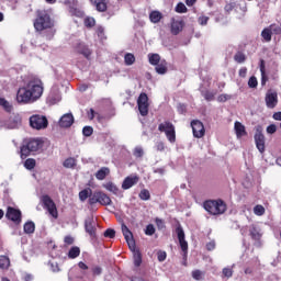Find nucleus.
<instances>
[{
  "label": "nucleus",
  "instance_id": "f257e3e1",
  "mask_svg": "<svg viewBox=\"0 0 281 281\" xmlns=\"http://www.w3.org/2000/svg\"><path fill=\"white\" fill-rule=\"evenodd\" d=\"M44 90L43 81L38 78H33L27 81L25 87L18 90L16 100L22 104L36 102V100H41Z\"/></svg>",
  "mask_w": 281,
  "mask_h": 281
},
{
  "label": "nucleus",
  "instance_id": "f03ea898",
  "mask_svg": "<svg viewBox=\"0 0 281 281\" xmlns=\"http://www.w3.org/2000/svg\"><path fill=\"white\" fill-rule=\"evenodd\" d=\"M121 229L130 249L134 251V265L136 267H142V252H139V250H135V238L133 237V232H131L126 224H122Z\"/></svg>",
  "mask_w": 281,
  "mask_h": 281
},
{
  "label": "nucleus",
  "instance_id": "7ed1b4c3",
  "mask_svg": "<svg viewBox=\"0 0 281 281\" xmlns=\"http://www.w3.org/2000/svg\"><path fill=\"white\" fill-rule=\"evenodd\" d=\"M43 148V139L41 138H29L24 140L21 146V158L26 159L32 153H38Z\"/></svg>",
  "mask_w": 281,
  "mask_h": 281
},
{
  "label": "nucleus",
  "instance_id": "20e7f679",
  "mask_svg": "<svg viewBox=\"0 0 281 281\" xmlns=\"http://www.w3.org/2000/svg\"><path fill=\"white\" fill-rule=\"evenodd\" d=\"M203 206L212 216H218L227 212V204L223 200H209L204 202Z\"/></svg>",
  "mask_w": 281,
  "mask_h": 281
},
{
  "label": "nucleus",
  "instance_id": "39448f33",
  "mask_svg": "<svg viewBox=\"0 0 281 281\" xmlns=\"http://www.w3.org/2000/svg\"><path fill=\"white\" fill-rule=\"evenodd\" d=\"M54 27V22H52V16L47 11H37V18L34 21V29L36 32H43V30H49Z\"/></svg>",
  "mask_w": 281,
  "mask_h": 281
},
{
  "label": "nucleus",
  "instance_id": "423d86ee",
  "mask_svg": "<svg viewBox=\"0 0 281 281\" xmlns=\"http://www.w3.org/2000/svg\"><path fill=\"white\" fill-rule=\"evenodd\" d=\"M30 126L35 131H45L49 126V121L45 115L35 114L30 117Z\"/></svg>",
  "mask_w": 281,
  "mask_h": 281
},
{
  "label": "nucleus",
  "instance_id": "0eeeda50",
  "mask_svg": "<svg viewBox=\"0 0 281 281\" xmlns=\"http://www.w3.org/2000/svg\"><path fill=\"white\" fill-rule=\"evenodd\" d=\"M95 203H99V205H111L113 201H111V198L102 192V191H94L89 199V205H95Z\"/></svg>",
  "mask_w": 281,
  "mask_h": 281
},
{
  "label": "nucleus",
  "instance_id": "6e6552de",
  "mask_svg": "<svg viewBox=\"0 0 281 281\" xmlns=\"http://www.w3.org/2000/svg\"><path fill=\"white\" fill-rule=\"evenodd\" d=\"M42 203L45 209H47L48 214L53 216V218H58V209L56 207V203L52 198L47 194L42 196Z\"/></svg>",
  "mask_w": 281,
  "mask_h": 281
},
{
  "label": "nucleus",
  "instance_id": "1a4fd4ad",
  "mask_svg": "<svg viewBox=\"0 0 281 281\" xmlns=\"http://www.w3.org/2000/svg\"><path fill=\"white\" fill-rule=\"evenodd\" d=\"M137 106L140 115L143 117H146L148 115V108L150 104H148V94L146 92H142L137 99Z\"/></svg>",
  "mask_w": 281,
  "mask_h": 281
},
{
  "label": "nucleus",
  "instance_id": "9d476101",
  "mask_svg": "<svg viewBox=\"0 0 281 281\" xmlns=\"http://www.w3.org/2000/svg\"><path fill=\"white\" fill-rule=\"evenodd\" d=\"M5 217L9 221H12V223H14V225H21V221H22L21 210L14 209L12 206H8Z\"/></svg>",
  "mask_w": 281,
  "mask_h": 281
},
{
  "label": "nucleus",
  "instance_id": "9b49d317",
  "mask_svg": "<svg viewBox=\"0 0 281 281\" xmlns=\"http://www.w3.org/2000/svg\"><path fill=\"white\" fill-rule=\"evenodd\" d=\"M265 102L267 109H276L278 106V91L269 89L266 92Z\"/></svg>",
  "mask_w": 281,
  "mask_h": 281
},
{
  "label": "nucleus",
  "instance_id": "f8f14e48",
  "mask_svg": "<svg viewBox=\"0 0 281 281\" xmlns=\"http://www.w3.org/2000/svg\"><path fill=\"white\" fill-rule=\"evenodd\" d=\"M191 128L193 132V136L198 139H201V137L205 136V126L203 125V122L199 120H193L191 122Z\"/></svg>",
  "mask_w": 281,
  "mask_h": 281
},
{
  "label": "nucleus",
  "instance_id": "ddd939ff",
  "mask_svg": "<svg viewBox=\"0 0 281 281\" xmlns=\"http://www.w3.org/2000/svg\"><path fill=\"white\" fill-rule=\"evenodd\" d=\"M254 138H255L256 148L262 155V153H265L266 146H265V134H262V131L260 128H257Z\"/></svg>",
  "mask_w": 281,
  "mask_h": 281
},
{
  "label": "nucleus",
  "instance_id": "4468645a",
  "mask_svg": "<svg viewBox=\"0 0 281 281\" xmlns=\"http://www.w3.org/2000/svg\"><path fill=\"white\" fill-rule=\"evenodd\" d=\"M176 234L178 236L180 247H181V249L184 254V258H186V254H188V241L186 240V233L183 232V228L181 226H178L176 228Z\"/></svg>",
  "mask_w": 281,
  "mask_h": 281
},
{
  "label": "nucleus",
  "instance_id": "2eb2a0df",
  "mask_svg": "<svg viewBox=\"0 0 281 281\" xmlns=\"http://www.w3.org/2000/svg\"><path fill=\"white\" fill-rule=\"evenodd\" d=\"M139 183V176L134 175V176H128L124 179L122 183V189L123 190H131L133 186H137Z\"/></svg>",
  "mask_w": 281,
  "mask_h": 281
},
{
  "label": "nucleus",
  "instance_id": "dca6fc26",
  "mask_svg": "<svg viewBox=\"0 0 281 281\" xmlns=\"http://www.w3.org/2000/svg\"><path fill=\"white\" fill-rule=\"evenodd\" d=\"M60 128H71L74 126V114L66 113L59 120Z\"/></svg>",
  "mask_w": 281,
  "mask_h": 281
},
{
  "label": "nucleus",
  "instance_id": "f3484780",
  "mask_svg": "<svg viewBox=\"0 0 281 281\" xmlns=\"http://www.w3.org/2000/svg\"><path fill=\"white\" fill-rule=\"evenodd\" d=\"M184 23L181 20H175L171 21L170 32L173 36H178V34H181L183 32Z\"/></svg>",
  "mask_w": 281,
  "mask_h": 281
},
{
  "label": "nucleus",
  "instance_id": "a211bd4d",
  "mask_svg": "<svg viewBox=\"0 0 281 281\" xmlns=\"http://www.w3.org/2000/svg\"><path fill=\"white\" fill-rule=\"evenodd\" d=\"M75 52H77V54H81L85 58H89V56H91V49L85 43H78L75 47Z\"/></svg>",
  "mask_w": 281,
  "mask_h": 281
},
{
  "label": "nucleus",
  "instance_id": "6ab92c4d",
  "mask_svg": "<svg viewBox=\"0 0 281 281\" xmlns=\"http://www.w3.org/2000/svg\"><path fill=\"white\" fill-rule=\"evenodd\" d=\"M90 2L95 7L98 12H106L109 0H90Z\"/></svg>",
  "mask_w": 281,
  "mask_h": 281
},
{
  "label": "nucleus",
  "instance_id": "aec40b11",
  "mask_svg": "<svg viewBox=\"0 0 281 281\" xmlns=\"http://www.w3.org/2000/svg\"><path fill=\"white\" fill-rule=\"evenodd\" d=\"M234 131L237 139H240V137H245L247 135V130L245 128V125H243V123L238 121H236L234 124Z\"/></svg>",
  "mask_w": 281,
  "mask_h": 281
},
{
  "label": "nucleus",
  "instance_id": "412c9836",
  "mask_svg": "<svg viewBox=\"0 0 281 281\" xmlns=\"http://www.w3.org/2000/svg\"><path fill=\"white\" fill-rule=\"evenodd\" d=\"M109 175H111V169H109V167H102L95 172V179H98V181H104Z\"/></svg>",
  "mask_w": 281,
  "mask_h": 281
},
{
  "label": "nucleus",
  "instance_id": "4be33fe9",
  "mask_svg": "<svg viewBox=\"0 0 281 281\" xmlns=\"http://www.w3.org/2000/svg\"><path fill=\"white\" fill-rule=\"evenodd\" d=\"M169 128L170 131L165 132V135L170 144H175V142H177V131L175 126H169Z\"/></svg>",
  "mask_w": 281,
  "mask_h": 281
},
{
  "label": "nucleus",
  "instance_id": "5701e85b",
  "mask_svg": "<svg viewBox=\"0 0 281 281\" xmlns=\"http://www.w3.org/2000/svg\"><path fill=\"white\" fill-rule=\"evenodd\" d=\"M164 19V14L159 11H151L149 13V21L151 23H159Z\"/></svg>",
  "mask_w": 281,
  "mask_h": 281
},
{
  "label": "nucleus",
  "instance_id": "b1692460",
  "mask_svg": "<svg viewBox=\"0 0 281 281\" xmlns=\"http://www.w3.org/2000/svg\"><path fill=\"white\" fill-rule=\"evenodd\" d=\"M85 228L87 234H89V236H91L92 238H95V226H93V222L86 221Z\"/></svg>",
  "mask_w": 281,
  "mask_h": 281
},
{
  "label": "nucleus",
  "instance_id": "393cba45",
  "mask_svg": "<svg viewBox=\"0 0 281 281\" xmlns=\"http://www.w3.org/2000/svg\"><path fill=\"white\" fill-rule=\"evenodd\" d=\"M155 67L156 71L160 75L168 72V63L166 60L159 61Z\"/></svg>",
  "mask_w": 281,
  "mask_h": 281
},
{
  "label": "nucleus",
  "instance_id": "a878e982",
  "mask_svg": "<svg viewBox=\"0 0 281 281\" xmlns=\"http://www.w3.org/2000/svg\"><path fill=\"white\" fill-rule=\"evenodd\" d=\"M77 165H78V161L74 157H69V158L65 159L63 162L64 168H69L72 170H74V168H76Z\"/></svg>",
  "mask_w": 281,
  "mask_h": 281
},
{
  "label": "nucleus",
  "instance_id": "bb28decb",
  "mask_svg": "<svg viewBox=\"0 0 281 281\" xmlns=\"http://www.w3.org/2000/svg\"><path fill=\"white\" fill-rule=\"evenodd\" d=\"M249 232H250V237L252 238V240H260V238H262L260 231H258V227H256L255 225H252L250 227Z\"/></svg>",
  "mask_w": 281,
  "mask_h": 281
},
{
  "label": "nucleus",
  "instance_id": "cd10ccee",
  "mask_svg": "<svg viewBox=\"0 0 281 281\" xmlns=\"http://www.w3.org/2000/svg\"><path fill=\"white\" fill-rule=\"evenodd\" d=\"M170 126H175V124H172L170 121H165L158 125V131L160 133H167V131H170Z\"/></svg>",
  "mask_w": 281,
  "mask_h": 281
},
{
  "label": "nucleus",
  "instance_id": "c85d7f7f",
  "mask_svg": "<svg viewBox=\"0 0 281 281\" xmlns=\"http://www.w3.org/2000/svg\"><path fill=\"white\" fill-rule=\"evenodd\" d=\"M69 13L71 14V16H77L78 19H82V16H85V11L76 7H69Z\"/></svg>",
  "mask_w": 281,
  "mask_h": 281
},
{
  "label": "nucleus",
  "instance_id": "c756f323",
  "mask_svg": "<svg viewBox=\"0 0 281 281\" xmlns=\"http://www.w3.org/2000/svg\"><path fill=\"white\" fill-rule=\"evenodd\" d=\"M92 194L91 189H83L79 192V199L80 201H87L88 199H91Z\"/></svg>",
  "mask_w": 281,
  "mask_h": 281
},
{
  "label": "nucleus",
  "instance_id": "7c9ffc66",
  "mask_svg": "<svg viewBox=\"0 0 281 281\" xmlns=\"http://www.w3.org/2000/svg\"><path fill=\"white\" fill-rule=\"evenodd\" d=\"M78 256H80V248L78 246L71 247L68 251V258H70V260H74L75 258H78Z\"/></svg>",
  "mask_w": 281,
  "mask_h": 281
},
{
  "label": "nucleus",
  "instance_id": "2f4dec72",
  "mask_svg": "<svg viewBox=\"0 0 281 281\" xmlns=\"http://www.w3.org/2000/svg\"><path fill=\"white\" fill-rule=\"evenodd\" d=\"M35 229H36V225L34 224V222H26L24 224L25 234H34Z\"/></svg>",
  "mask_w": 281,
  "mask_h": 281
},
{
  "label": "nucleus",
  "instance_id": "473e14b6",
  "mask_svg": "<svg viewBox=\"0 0 281 281\" xmlns=\"http://www.w3.org/2000/svg\"><path fill=\"white\" fill-rule=\"evenodd\" d=\"M103 188H105V190H108L109 192H112V194H117V192L120 191L117 186H115V183L113 182H108L103 184Z\"/></svg>",
  "mask_w": 281,
  "mask_h": 281
},
{
  "label": "nucleus",
  "instance_id": "72a5a7b5",
  "mask_svg": "<svg viewBox=\"0 0 281 281\" xmlns=\"http://www.w3.org/2000/svg\"><path fill=\"white\" fill-rule=\"evenodd\" d=\"M0 106H2V109H4V111H7V113L12 112V104H10V102H8V100H5V98L0 97Z\"/></svg>",
  "mask_w": 281,
  "mask_h": 281
},
{
  "label": "nucleus",
  "instance_id": "f704fd0d",
  "mask_svg": "<svg viewBox=\"0 0 281 281\" xmlns=\"http://www.w3.org/2000/svg\"><path fill=\"white\" fill-rule=\"evenodd\" d=\"M273 33H271V30L269 27H266L261 32V36L266 43H271V36Z\"/></svg>",
  "mask_w": 281,
  "mask_h": 281
},
{
  "label": "nucleus",
  "instance_id": "c9c22d12",
  "mask_svg": "<svg viewBox=\"0 0 281 281\" xmlns=\"http://www.w3.org/2000/svg\"><path fill=\"white\" fill-rule=\"evenodd\" d=\"M148 60L151 65L156 66L157 64L161 63V56H159V54H149Z\"/></svg>",
  "mask_w": 281,
  "mask_h": 281
},
{
  "label": "nucleus",
  "instance_id": "e433bc0d",
  "mask_svg": "<svg viewBox=\"0 0 281 281\" xmlns=\"http://www.w3.org/2000/svg\"><path fill=\"white\" fill-rule=\"evenodd\" d=\"M10 268V258L8 256H0V269Z\"/></svg>",
  "mask_w": 281,
  "mask_h": 281
},
{
  "label": "nucleus",
  "instance_id": "4c0bfd02",
  "mask_svg": "<svg viewBox=\"0 0 281 281\" xmlns=\"http://www.w3.org/2000/svg\"><path fill=\"white\" fill-rule=\"evenodd\" d=\"M124 63L125 65H127V67H130L131 65L135 64V55H133L132 53H126L124 56Z\"/></svg>",
  "mask_w": 281,
  "mask_h": 281
},
{
  "label": "nucleus",
  "instance_id": "58836bf2",
  "mask_svg": "<svg viewBox=\"0 0 281 281\" xmlns=\"http://www.w3.org/2000/svg\"><path fill=\"white\" fill-rule=\"evenodd\" d=\"M24 168L26 170H34L36 168V160L34 158H29L24 161Z\"/></svg>",
  "mask_w": 281,
  "mask_h": 281
},
{
  "label": "nucleus",
  "instance_id": "ea45409f",
  "mask_svg": "<svg viewBox=\"0 0 281 281\" xmlns=\"http://www.w3.org/2000/svg\"><path fill=\"white\" fill-rule=\"evenodd\" d=\"M138 196L140 201H150V191H148V189H143Z\"/></svg>",
  "mask_w": 281,
  "mask_h": 281
},
{
  "label": "nucleus",
  "instance_id": "a19ab883",
  "mask_svg": "<svg viewBox=\"0 0 281 281\" xmlns=\"http://www.w3.org/2000/svg\"><path fill=\"white\" fill-rule=\"evenodd\" d=\"M235 63L243 64L247 60V56L243 52H237L234 56Z\"/></svg>",
  "mask_w": 281,
  "mask_h": 281
},
{
  "label": "nucleus",
  "instance_id": "79ce46f5",
  "mask_svg": "<svg viewBox=\"0 0 281 281\" xmlns=\"http://www.w3.org/2000/svg\"><path fill=\"white\" fill-rule=\"evenodd\" d=\"M83 25L86 27H95V19L94 18H91V16H87L85 20H83Z\"/></svg>",
  "mask_w": 281,
  "mask_h": 281
},
{
  "label": "nucleus",
  "instance_id": "37998d69",
  "mask_svg": "<svg viewBox=\"0 0 281 281\" xmlns=\"http://www.w3.org/2000/svg\"><path fill=\"white\" fill-rule=\"evenodd\" d=\"M191 276H192L193 280L199 281V280H203V276H205V273L203 271L196 269L191 272Z\"/></svg>",
  "mask_w": 281,
  "mask_h": 281
},
{
  "label": "nucleus",
  "instance_id": "c03bdc74",
  "mask_svg": "<svg viewBox=\"0 0 281 281\" xmlns=\"http://www.w3.org/2000/svg\"><path fill=\"white\" fill-rule=\"evenodd\" d=\"M265 212H266L265 206H262L261 204H257L254 207V214H256V216H263Z\"/></svg>",
  "mask_w": 281,
  "mask_h": 281
},
{
  "label": "nucleus",
  "instance_id": "a18cd8bd",
  "mask_svg": "<svg viewBox=\"0 0 281 281\" xmlns=\"http://www.w3.org/2000/svg\"><path fill=\"white\" fill-rule=\"evenodd\" d=\"M202 95L204 98V100H206V102H212L214 100V92L206 90L204 92H202Z\"/></svg>",
  "mask_w": 281,
  "mask_h": 281
},
{
  "label": "nucleus",
  "instance_id": "49530a36",
  "mask_svg": "<svg viewBox=\"0 0 281 281\" xmlns=\"http://www.w3.org/2000/svg\"><path fill=\"white\" fill-rule=\"evenodd\" d=\"M176 12H178L179 14H186V12H188V7H186L183 2H179L176 7Z\"/></svg>",
  "mask_w": 281,
  "mask_h": 281
},
{
  "label": "nucleus",
  "instance_id": "de8ad7c7",
  "mask_svg": "<svg viewBox=\"0 0 281 281\" xmlns=\"http://www.w3.org/2000/svg\"><path fill=\"white\" fill-rule=\"evenodd\" d=\"M82 135L85 137H91V135H93V127L92 126H85L82 128Z\"/></svg>",
  "mask_w": 281,
  "mask_h": 281
},
{
  "label": "nucleus",
  "instance_id": "09e8293b",
  "mask_svg": "<svg viewBox=\"0 0 281 281\" xmlns=\"http://www.w3.org/2000/svg\"><path fill=\"white\" fill-rule=\"evenodd\" d=\"M248 87L250 89H256V87H258V79L256 78V76H251L248 80Z\"/></svg>",
  "mask_w": 281,
  "mask_h": 281
},
{
  "label": "nucleus",
  "instance_id": "8fccbe9b",
  "mask_svg": "<svg viewBox=\"0 0 281 281\" xmlns=\"http://www.w3.org/2000/svg\"><path fill=\"white\" fill-rule=\"evenodd\" d=\"M157 229H166V222L159 217L155 218Z\"/></svg>",
  "mask_w": 281,
  "mask_h": 281
},
{
  "label": "nucleus",
  "instance_id": "3c124183",
  "mask_svg": "<svg viewBox=\"0 0 281 281\" xmlns=\"http://www.w3.org/2000/svg\"><path fill=\"white\" fill-rule=\"evenodd\" d=\"M269 29L271 30V33L276 34L277 36L281 34V26L278 24H271Z\"/></svg>",
  "mask_w": 281,
  "mask_h": 281
},
{
  "label": "nucleus",
  "instance_id": "603ef678",
  "mask_svg": "<svg viewBox=\"0 0 281 281\" xmlns=\"http://www.w3.org/2000/svg\"><path fill=\"white\" fill-rule=\"evenodd\" d=\"M133 155L136 157V159L144 157V149L142 147H136L133 151Z\"/></svg>",
  "mask_w": 281,
  "mask_h": 281
},
{
  "label": "nucleus",
  "instance_id": "864d4df0",
  "mask_svg": "<svg viewBox=\"0 0 281 281\" xmlns=\"http://www.w3.org/2000/svg\"><path fill=\"white\" fill-rule=\"evenodd\" d=\"M104 238H114L115 237V229L113 228H108L103 233Z\"/></svg>",
  "mask_w": 281,
  "mask_h": 281
},
{
  "label": "nucleus",
  "instance_id": "5fc2aeb1",
  "mask_svg": "<svg viewBox=\"0 0 281 281\" xmlns=\"http://www.w3.org/2000/svg\"><path fill=\"white\" fill-rule=\"evenodd\" d=\"M146 236H153L155 234V226L153 224H148L145 229Z\"/></svg>",
  "mask_w": 281,
  "mask_h": 281
},
{
  "label": "nucleus",
  "instance_id": "6e6d98bb",
  "mask_svg": "<svg viewBox=\"0 0 281 281\" xmlns=\"http://www.w3.org/2000/svg\"><path fill=\"white\" fill-rule=\"evenodd\" d=\"M222 273L224 278H232L234 276V270H232V268H224Z\"/></svg>",
  "mask_w": 281,
  "mask_h": 281
},
{
  "label": "nucleus",
  "instance_id": "4d7b16f0",
  "mask_svg": "<svg viewBox=\"0 0 281 281\" xmlns=\"http://www.w3.org/2000/svg\"><path fill=\"white\" fill-rule=\"evenodd\" d=\"M157 258H158L159 262H164L166 260V258H168V255L166 254V251L159 250L157 252Z\"/></svg>",
  "mask_w": 281,
  "mask_h": 281
},
{
  "label": "nucleus",
  "instance_id": "13d9d810",
  "mask_svg": "<svg viewBox=\"0 0 281 281\" xmlns=\"http://www.w3.org/2000/svg\"><path fill=\"white\" fill-rule=\"evenodd\" d=\"M227 100H232V94H220L217 97V102H227Z\"/></svg>",
  "mask_w": 281,
  "mask_h": 281
},
{
  "label": "nucleus",
  "instance_id": "bf43d9fd",
  "mask_svg": "<svg viewBox=\"0 0 281 281\" xmlns=\"http://www.w3.org/2000/svg\"><path fill=\"white\" fill-rule=\"evenodd\" d=\"M209 21H210V16H205V15H202L198 19V23L200 25H207Z\"/></svg>",
  "mask_w": 281,
  "mask_h": 281
},
{
  "label": "nucleus",
  "instance_id": "052dcab7",
  "mask_svg": "<svg viewBox=\"0 0 281 281\" xmlns=\"http://www.w3.org/2000/svg\"><path fill=\"white\" fill-rule=\"evenodd\" d=\"M206 249L207 251H214V249H216V241L211 240L206 244Z\"/></svg>",
  "mask_w": 281,
  "mask_h": 281
},
{
  "label": "nucleus",
  "instance_id": "680f3d73",
  "mask_svg": "<svg viewBox=\"0 0 281 281\" xmlns=\"http://www.w3.org/2000/svg\"><path fill=\"white\" fill-rule=\"evenodd\" d=\"M97 35H98L99 38H105L104 37V27L98 26L97 27Z\"/></svg>",
  "mask_w": 281,
  "mask_h": 281
},
{
  "label": "nucleus",
  "instance_id": "e2e57ef3",
  "mask_svg": "<svg viewBox=\"0 0 281 281\" xmlns=\"http://www.w3.org/2000/svg\"><path fill=\"white\" fill-rule=\"evenodd\" d=\"M269 81V77L267 76V72H261V87H265L267 82Z\"/></svg>",
  "mask_w": 281,
  "mask_h": 281
},
{
  "label": "nucleus",
  "instance_id": "0e129e2a",
  "mask_svg": "<svg viewBox=\"0 0 281 281\" xmlns=\"http://www.w3.org/2000/svg\"><path fill=\"white\" fill-rule=\"evenodd\" d=\"M93 276H101L102 274V268L100 266H95L92 268Z\"/></svg>",
  "mask_w": 281,
  "mask_h": 281
},
{
  "label": "nucleus",
  "instance_id": "69168bd1",
  "mask_svg": "<svg viewBox=\"0 0 281 281\" xmlns=\"http://www.w3.org/2000/svg\"><path fill=\"white\" fill-rule=\"evenodd\" d=\"M276 131H278V127L274 124H271L267 127V133H269L270 135H273Z\"/></svg>",
  "mask_w": 281,
  "mask_h": 281
},
{
  "label": "nucleus",
  "instance_id": "338daca9",
  "mask_svg": "<svg viewBox=\"0 0 281 281\" xmlns=\"http://www.w3.org/2000/svg\"><path fill=\"white\" fill-rule=\"evenodd\" d=\"M187 111H188V109L186 108V104L180 103L178 105V113H180L181 115H183Z\"/></svg>",
  "mask_w": 281,
  "mask_h": 281
},
{
  "label": "nucleus",
  "instance_id": "774afa93",
  "mask_svg": "<svg viewBox=\"0 0 281 281\" xmlns=\"http://www.w3.org/2000/svg\"><path fill=\"white\" fill-rule=\"evenodd\" d=\"M64 243L66 245H74V237L71 236H66L65 239H64Z\"/></svg>",
  "mask_w": 281,
  "mask_h": 281
}]
</instances>
